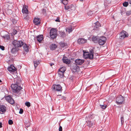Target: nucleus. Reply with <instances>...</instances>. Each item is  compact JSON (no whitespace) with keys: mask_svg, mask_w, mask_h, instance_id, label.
Here are the masks:
<instances>
[{"mask_svg":"<svg viewBox=\"0 0 131 131\" xmlns=\"http://www.w3.org/2000/svg\"><path fill=\"white\" fill-rule=\"evenodd\" d=\"M14 83L11 85V87L13 92L14 93H18L22 89V88L19 86L21 83V80L19 78L15 79Z\"/></svg>","mask_w":131,"mask_h":131,"instance_id":"1","label":"nucleus"},{"mask_svg":"<svg viewBox=\"0 0 131 131\" xmlns=\"http://www.w3.org/2000/svg\"><path fill=\"white\" fill-rule=\"evenodd\" d=\"M12 44L14 47L18 48L21 47L24 45V42L21 40H15L13 41Z\"/></svg>","mask_w":131,"mask_h":131,"instance_id":"2","label":"nucleus"},{"mask_svg":"<svg viewBox=\"0 0 131 131\" xmlns=\"http://www.w3.org/2000/svg\"><path fill=\"white\" fill-rule=\"evenodd\" d=\"M116 103L118 105L122 104L124 101V97L121 95H118L116 99Z\"/></svg>","mask_w":131,"mask_h":131,"instance_id":"3","label":"nucleus"},{"mask_svg":"<svg viewBox=\"0 0 131 131\" xmlns=\"http://www.w3.org/2000/svg\"><path fill=\"white\" fill-rule=\"evenodd\" d=\"M50 34L51 38H56L57 36V30L56 29L52 28L50 30Z\"/></svg>","mask_w":131,"mask_h":131,"instance_id":"4","label":"nucleus"},{"mask_svg":"<svg viewBox=\"0 0 131 131\" xmlns=\"http://www.w3.org/2000/svg\"><path fill=\"white\" fill-rule=\"evenodd\" d=\"M128 36V34L126 31L123 30L119 34V38L120 39L123 40L125 38L127 37Z\"/></svg>","mask_w":131,"mask_h":131,"instance_id":"5","label":"nucleus"},{"mask_svg":"<svg viewBox=\"0 0 131 131\" xmlns=\"http://www.w3.org/2000/svg\"><path fill=\"white\" fill-rule=\"evenodd\" d=\"M98 43L100 45H104L106 42V38L104 36L101 37L99 39Z\"/></svg>","mask_w":131,"mask_h":131,"instance_id":"6","label":"nucleus"},{"mask_svg":"<svg viewBox=\"0 0 131 131\" xmlns=\"http://www.w3.org/2000/svg\"><path fill=\"white\" fill-rule=\"evenodd\" d=\"M52 88L54 91L61 92L62 90V87L59 85L54 84L52 86Z\"/></svg>","mask_w":131,"mask_h":131,"instance_id":"7","label":"nucleus"},{"mask_svg":"<svg viewBox=\"0 0 131 131\" xmlns=\"http://www.w3.org/2000/svg\"><path fill=\"white\" fill-rule=\"evenodd\" d=\"M72 71L74 72H79L80 70L79 67L76 64H74L72 68Z\"/></svg>","mask_w":131,"mask_h":131,"instance_id":"8","label":"nucleus"},{"mask_svg":"<svg viewBox=\"0 0 131 131\" xmlns=\"http://www.w3.org/2000/svg\"><path fill=\"white\" fill-rule=\"evenodd\" d=\"M86 41V39L82 38H79L78 40V42L80 44L85 43Z\"/></svg>","mask_w":131,"mask_h":131,"instance_id":"9","label":"nucleus"},{"mask_svg":"<svg viewBox=\"0 0 131 131\" xmlns=\"http://www.w3.org/2000/svg\"><path fill=\"white\" fill-rule=\"evenodd\" d=\"M62 60L64 63H65L67 64H69L70 63V60L68 59L65 56L63 57Z\"/></svg>","mask_w":131,"mask_h":131,"instance_id":"10","label":"nucleus"},{"mask_svg":"<svg viewBox=\"0 0 131 131\" xmlns=\"http://www.w3.org/2000/svg\"><path fill=\"white\" fill-rule=\"evenodd\" d=\"M8 70L12 72H14L16 70L14 66L13 65H11L8 68Z\"/></svg>","mask_w":131,"mask_h":131,"instance_id":"11","label":"nucleus"},{"mask_svg":"<svg viewBox=\"0 0 131 131\" xmlns=\"http://www.w3.org/2000/svg\"><path fill=\"white\" fill-rule=\"evenodd\" d=\"M33 21L34 23L36 25H39L40 23V19L38 17L35 18Z\"/></svg>","mask_w":131,"mask_h":131,"instance_id":"12","label":"nucleus"},{"mask_svg":"<svg viewBox=\"0 0 131 131\" xmlns=\"http://www.w3.org/2000/svg\"><path fill=\"white\" fill-rule=\"evenodd\" d=\"M75 62L76 65H81L84 62L83 60L81 59H76L75 61Z\"/></svg>","mask_w":131,"mask_h":131,"instance_id":"13","label":"nucleus"},{"mask_svg":"<svg viewBox=\"0 0 131 131\" xmlns=\"http://www.w3.org/2000/svg\"><path fill=\"white\" fill-rule=\"evenodd\" d=\"M28 7L27 6H23L22 10V12L23 14H27L28 13V10L27 9Z\"/></svg>","mask_w":131,"mask_h":131,"instance_id":"14","label":"nucleus"},{"mask_svg":"<svg viewBox=\"0 0 131 131\" xmlns=\"http://www.w3.org/2000/svg\"><path fill=\"white\" fill-rule=\"evenodd\" d=\"M6 108L4 105L0 104V111L2 113L5 112L6 111Z\"/></svg>","mask_w":131,"mask_h":131,"instance_id":"15","label":"nucleus"},{"mask_svg":"<svg viewBox=\"0 0 131 131\" xmlns=\"http://www.w3.org/2000/svg\"><path fill=\"white\" fill-rule=\"evenodd\" d=\"M87 126L89 127H91L92 126L95 124V123L93 122H91L88 121H86Z\"/></svg>","mask_w":131,"mask_h":131,"instance_id":"16","label":"nucleus"},{"mask_svg":"<svg viewBox=\"0 0 131 131\" xmlns=\"http://www.w3.org/2000/svg\"><path fill=\"white\" fill-rule=\"evenodd\" d=\"M19 49L18 48L14 47L12 48L11 50V52L12 53L15 54L18 51Z\"/></svg>","mask_w":131,"mask_h":131,"instance_id":"17","label":"nucleus"},{"mask_svg":"<svg viewBox=\"0 0 131 131\" xmlns=\"http://www.w3.org/2000/svg\"><path fill=\"white\" fill-rule=\"evenodd\" d=\"M37 38L38 42L40 43L43 39V36L42 35H40L37 36Z\"/></svg>","mask_w":131,"mask_h":131,"instance_id":"18","label":"nucleus"},{"mask_svg":"<svg viewBox=\"0 0 131 131\" xmlns=\"http://www.w3.org/2000/svg\"><path fill=\"white\" fill-rule=\"evenodd\" d=\"M83 56L84 58L85 59L89 58L90 59V55L89 52H84Z\"/></svg>","mask_w":131,"mask_h":131,"instance_id":"19","label":"nucleus"},{"mask_svg":"<svg viewBox=\"0 0 131 131\" xmlns=\"http://www.w3.org/2000/svg\"><path fill=\"white\" fill-rule=\"evenodd\" d=\"M93 49L94 48H93L92 49H91L90 50V53L89 54L90 55V59H92L93 58V54H94V50Z\"/></svg>","mask_w":131,"mask_h":131,"instance_id":"20","label":"nucleus"},{"mask_svg":"<svg viewBox=\"0 0 131 131\" xmlns=\"http://www.w3.org/2000/svg\"><path fill=\"white\" fill-rule=\"evenodd\" d=\"M23 48L25 51L27 52L29 51V46L27 44L25 43L23 46Z\"/></svg>","mask_w":131,"mask_h":131,"instance_id":"21","label":"nucleus"},{"mask_svg":"<svg viewBox=\"0 0 131 131\" xmlns=\"http://www.w3.org/2000/svg\"><path fill=\"white\" fill-rule=\"evenodd\" d=\"M57 45L54 44H51L50 46V48L51 50H55L57 48Z\"/></svg>","mask_w":131,"mask_h":131,"instance_id":"22","label":"nucleus"},{"mask_svg":"<svg viewBox=\"0 0 131 131\" xmlns=\"http://www.w3.org/2000/svg\"><path fill=\"white\" fill-rule=\"evenodd\" d=\"M60 46L62 48H66L67 46V44L63 42H60L59 43Z\"/></svg>","mask_w":131,"mask_h":131,"instance_id":"23","label":"nucleus"},{"mask_svg":"<svg viewBox=\"0 0 131 131\" xmlns=\"http://www.w3.org/2000/svg\"><path fill=\"white\" fill-rule=\"evenodd\" d=\"M58 73V76L62 78L64 76V72L60 71V70H59Z\"/></svg>","mask_w":131,"mask_h":131,"instance_id":"24","label":"nucleus"},{"mask_svg":"<svg viewBox=\"0 0 131 131\" xmlns=\"http://www.w3.org/2000/svg\"><path fill=\"white\" fill-rule=\"evenodd\" d=\"M59 35L60 36L63 38L65 37L66 36V34L64 32L62 31H60Z\"/></svg>","mask_w":131,"mask_h":131,"instance_id":"25","label":"nucleus"},{"mask_svg":"<svg viewBox=\"0 0 131 131\" xmlns=\"http://www.w3.org/2000/svg\"><path fill=\"white\" fill-rule=\"evenodd\" d=\"M66 31L69 32V33H70V32H71L73 31L72 26H70L68 27V28L66 29Z\"/></svg>","mask_w":131,"mask_h":131,"instance_id":"26","label":"nucleus"},{"mask_svg":"<svg viewBox=\"0 0 131 131\" xmlns=\"http://www.w3.org/2000/svg\"><path fill=\"white\" fill-rule=\"evenodd\" d=\"M34 66L35 68H36L38 64H39L40 63V62L39 61H37L36 60L35 61H34Z\"/></svg>","mask_w":131,"mask_h":131,"instance_id":"27","label":"nucleus"},{"mask_svg":"<svg viewBox=\"0 0 131 131\" xmlns=\"http://www.w3.org/2000/svg\"><path fill=\"white\" fill-rule=\"evenodd\" d=\"M62 3L64 5H67L68 3V0H61Z\"/></svg>","mask_w":131,"mask_h":131,"instance_id":"28","label":"nucleus"},{"mask_svg":"<svg viewBox=\"0 0 131 131\" xmlns=\"http://www.w3.org/2000/svg\"><path fill=\"white\" fill-rule=\"evenodd\" d=\"M98 36H93L92 37V40L94 41L99 40Z\"/></svg>","mask_w":131,"mask_h":131,"instance_id":"29","label":"nucleus"},{"mask_svg":"<svg viewBox=\"0 0 131 131\" xmlns=\"http://www.w3.org/2000/svg\"><path fill=\"white\" fill-rule=\"evenodd\" d=\"M8 102H9L10 104H13L14 103V101L13 99L11 98Z\"/></svg>","mask_w":131,"mask_h":131,"instance_id":"30","label":"nucleus"},{"mask_svg":"<svg viewBox=\"0 0 131 131\" xmlns=\"http://www.w3.org/2000/svg\"><path fill=\"white\" fill-rule=\"evenodd\" d=\"M59 70L64 72L66 70V69L65 67H62L60 69H59Z\"/></svg>","mask_w":131,"mask_h":131,"instance_id":"31","label":"nucleus"},{"mask_svg":"<svg viewBox=\"0 0 131 131\" xmlns=\"http://www.w3.org/2000/svg\"><path fill=\"white\" fill-rule=\"evenodd\" d=\"M100 106H101V107L102 109H105L106 107V105H100Z\"/></svg>","mask_w":131,"mask_h":131,"instance_id":"32","label":"nucleus"},{"mask_svg":"<svg viewBox=\"0 0 131 131\" xmlns=\"http://www.w3.org/2000/svg\"><path fill=\"white\" fill-rule=\"evenodd\" d=\"M25 105L27 106L28 107H29L30 106V103L28 102H26L25 103Z\"/></svg>","mask_w":131,"mask_h":131,"instance_id":"33","label":"nucleus"},{"mask_svg":"<svg viewBox=\"0 0 131 131\" xmlns=\"http://www.w3.org/2000/svg\"><path fill=\"white\" fill-rule=\"evenodd\" d=\"M11 98V97H10V96L9 95L6 96L5 97L6 100L8 102L9 101L10 99Z\"/></svg>","mask_w":131,"mask_h":131,"instance_id":"34","label":"nucleus"},{"mask_svg":"<svg viewBox=\"0 0 131 131\" xmlns=\"http://www.w3.org/2000/svg\"><path fill=\"white\" fill-rule=\"evenodd\" d=\"M95 24L96 26H97V27H100L101 26V25H100V23L98 21H97V22H96L95 23Z\"/></svg>","mask_w":131,"mask_h":131,"instance_id":"35","label":"nucleus"},{"mask_svg":"<svg viewBox=\"0 0 131 131\" xmlns=\"http://www.w3.org/2000/svg\"><path fill=\"white\" fill-rule=\"evenodd\" d=\"M123 5L125 7H127L128 5V2H125L123 3Z\"/></svg>","mask_w":131,"mask_h":131,"instance_id":"36","label":"nucleus"},{"mask_svg":"<svg viewBox=\"0 0 131 131\" xmlns=\"http://www.w3.org/2000/svg\"><path fill=\"white\" fill-rule=\"evenodd\" d=\"M17 33V31L15 29H13V32H12V34L14 35H15Z\"/></svg>","mask_w":131,"mask_h":131,"instance_id":"37","label":"nucleus"},{"mask_svg":"<svg viewBox=\"0 0 131 131\" xmlns=\"http://www.w3.org/2000/svg\"><path fill=\"white\" fill-rule=\"evenodd\" d=\"M121 122L122 124V125L124 123V118L123 116L121 117Z\"/></svg>","mask_w":131,"mask_h":131,"instance_id":"38","label":"nucleus"},{"mask_svg":"<svg viewBox=\"0 0 131 131\" xmlns=\"http://www.w3.org/2000/svg\"><path fill=\"white\" fill-rule=\"evenodd\" d=\"M64 7H65V9L66 10H67L70 8V6H65Z\"/></svg>","mask_w":131,"mask_h":131,"instance_id":"39","label":"nucleus"},{"mask_svg":"<svg viewBox=\"0 0 131 131\" xmlns=\"http://www.w3.org/2000/svg\"><path fill=\"white\" fill-rule=\"evenodd\" d=\"M13 123V121L12 120H9L8 121V124L9 125H12Z\"/></svg>","mask_w":131,"mask_h":131,"instance_id":"40","label":"nucleus"},{"mask_svg":"<svg viewBox=\"0 0 131 131\" xmlns=\"http://www.w3.org/2000/svg\"><path fill=\"white\" fill-rule=\"evenodd\" d=\"M131 14V12L129 11H127L126 12V14L127 16H129Z\"/></svg>","mask_w":131,"mask_h":131,"instance_id":"41","label":"nucleus"},{"mask_svg":"<svg viewBox=\"0 0 131 131\" xmlns=\"http://www.w3.org/2000/svg\"><path fill=\"white\" fill-rule=\"evenodd\" d=\"M23 109L21 108H20V109L19 111V113L20 114H22L23 113Z\"/></svg>","mask_w":131,"mask_h":131,"instance_id":"42","label":"nucleus"},{"mask_svg":"<svg viewBox=\"0 0 131 131\" xmlns=\"http://www.w3.org/2000/svg\"><path fill=\"white\" fill-rule=\"evenodd\" d=\"M25 125L26 127H28L30 126V124L29 123H25Z\"/></svg>","mask_w":131,"mask_h":131,"instance_id":"43","label":"nucleus"},{"mask_svg":"<svg viewBox=\"0 0 131 131\" xmlns=\"http://www.w3.org/2000/svg\"><path fill=\"white\" fill-rule=\"evenodd\" d=\"M0 48L2 50H4L5 49V47L4 46L0 45Z\"/></svg>","mask_w":131,"mask_h":131,"instance_id":"44","label":"nucleus"},{"mask_svg":"<svg viewBox=\"0 0 131 131\" xmlns=\"http://www.w3.org/2000/svg\"><path fill=\"white\" fill-rule=\"evenodd\" d=\"M99 27H97L95 25L94 27V29H93L94 30H97V28H98Z\"/></svg>","mask_w":131,"mask_h":131,"instance_id":"45","label":"nucleus"},{"mask_svg":"<svg viewBox=\"0 0 131 131\" xmlns=\"http://www.w3.org/2000/svg\"><path fill=\"white\" fill-rule=\"evenodd\" d=\"M55 21L57 22H60V20L59 19V18L57 17V19L55 20Z\"/></svg>","mask_w":131,"mask_h":131,"instance_id":"46","label":"nucleus"},{"mask_svg":"<svg viewBox=\"0 0 131 131\" xmlns=\"http://www.w3.org/2000/svg\"><path fill=\"white\" fill-rule=\"evenodd\" d=\"M59 130V131H62V128L61 126H60Z\"/></svg>","mask_w":131,"mask_h":131,"instance_id":"47","label":"nucleus"},{"mask_svg":"<svg viewBox=\"0 0 131 131\" xmlns=\"http://www.w3.org/2000/svg\"><path fill=\"white\" fill-rule=\"evenodd\" d=\"M12 22L13 23V24H14V23L16 22V20L15 19L12 20Z\"/></svg>","mask_w":131,"mask_h":131,"instance_id":"48","label":"nucleus"},{"mask_svg":"<svg viewBox=\"0 0 131 131\" xmlns=\"http://www.w3.org/2000/svg\"><path fill=\"white\" fill-rule=\"evenodd\" d=\"M62 99H63V100H66V97L65 96H63L62 97Z\"/></svg>","mask_w":131,"mask_h":131,"instance_id":"49","label":"nucleus"},{"mask_svg":"<svg viewBox=\"0 0 131 131\" xmlns=\"http://www.w3.org/2000/svg\"><path fill=\"white\" fill-rule=\"evenodd\" d=\"M50 66H52L53 65H54V64L53 63H50Z\"/></svg>","mask_w":131,"mask_h":131,"instance_id":"50","label":"nucleus"},{"mask_svg":"<svg viewBox=\"0 0 131 131\" xmlns=\"http://www.w3.org/2000/svg\"><path fill=\"white\" fill-rule=\"evenodd\" d=\"M2 127V123L0 122V128Z\"/></svg>","mask_w":131,"mask_h":131,"instance_id":"51","label":"nucleus"},{"mask_svg":"<svg viewBox=\"0 0 131 131\" xmlns=\"http://www.w3.org/2000/svg\"><path fill=\"white\" fill-rule=\"evenodd\" d=\"M128 2L129 4L131 5V0H129Z\"/></svg>","mask_w":131,"mask_h":131,"instance_id":"52","label":"nucleus"},{"mask_svg":"<svg viewBox=\"0 0 131 131\" xmlns=\"http://www.w3.org/2000/svg\"><path fill=\"white\" fill-rule=\"evenodd\" d=\"M83 0H80V1L81 2Z\"/></svg>","mask_w":131,"mask_h":131,"instance_id":"53","label":"nucleus"},{"mask_svg":"<svg viewBox=\"0 0 131 131\" xmlns=\"http://www.w3.org/2000/svg\"><path fill=\"white\" fill-rule=\"evenodd\" d=\"M2 82L1 80L0 79V82Z\"/></svg>","mask_w":131,"mask_h":131,"instance_id":"54","label":"nucleus"},{"mask_svg":"<svg viewBox=\"0 0 131 131\" xmlns=\"http://www.w3.org/2000/svg\"><path fill=\"white\" fill-rule=\"evenodd\" d=\"M105 3H104V5H105Z\"/></svg>","mask_w":131,"mask_h":131,"instance_id":"55","label":"nucleus"},{"mask_svg":"<svg viewBox=\"0 0 131 131\" xmlns=\"http://www.w3.org/2000/svg\"><path fill=\"white\" fill-rule=\"evenodd\" d=\"M26 14H25V15Z\"/></svg>","mask_w":131,"mask_h":131,"instance_id":"56","label":"nucleus"}]
</instances>
